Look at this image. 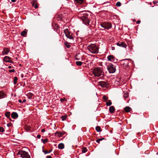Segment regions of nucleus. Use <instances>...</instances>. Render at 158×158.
<instances>
[{"label": "nucleus", "instance_id": "nucleus-1", "mask_svg": "<svg viewBox=\"0 0 158 158\" xmlns=\"http://www.w3.org/2000/svg\"><path fill=\"white\" fill-rule=\"evenodd\" d=\"M87 49L92 53L95 54L98 52V48L94 44H91L87 47Z\"/></svg>", "mask_w": 158, "mask_h": 158}, {"label": "nucleus", "instance_id": "nucleus-2", "mask_svg": "<svg viewBox=\"0 0 158 158\" xmlns=\"http://www.w3.org/2000/svg\"><path fill=\"white\" fill-rule=\"evenodd\" d=\"M93 74L95 77H99L103 75V73L100 68H96L93 71Z\"/></svg>", "mask_w": 158, "mask_h": 158}, {"label": "nucleus", "instance_id": "nucleus-3", "mask_svg": "<svg viewBox=\"0 0 158 158\" xmlns=\"http://www.w3.org/2000/svg\"><path fill=\"white\" fill-rule=\"evenodd\" d=\"M64 33L65 34V36L67 37V38L69 39L73 40L74 39V35L71 33L69 31L68 29H66L64 31Z\"/></svg>", "mask_w": 158, "mask_h": 158}, {"label": "nucleus", "instance_id": "nucleus-4", "mask_svg": "<svg viewBox=\"0 0 158 158\" xmlns=\"http://www.w3.org/2000/svg\"><path fill=\"white\" fill-rule=\"evenodd\" d=\"M18 154L23 158H30V156L28 154V153L22 150L19 151Z\"/></svg>", "mask_w": 158, "mask_h": 158}, {"label": "nucleus", "instance_id": "nucleus-5", "mask_svg": "<svg viewBox=\"0 0 158 158\" xmlns=\"http://www.w3.org/2000/svg\"><path fill=\"white\" fill-rule=\"evenodd\" d=\"M101 26L106 29H109L112 27L111 24L108 22H104L101 23Z\"/></svg>", "mask_w": 158, "mask_h": 158}, {"label": "nucleus", "instance_id": "nucleus-6", "mask_svg": "<svg viewBox=\"0 0 158 158\" xmlns=\"http://www.w3.org/2000/svg\"><path fill=\"white\" fill-rule=\"evenodd\" d=\"M88 16L86 15L81 17V19L82 20L83 23L87 26L89 25L90 23V20Z\"/></svg>", "mask_w": 158, "mask_h": 158}, {"label": "nucleus", "instance_id": "nucleus-7", "mask_svg": "<svg viewBox=\"0 0 158 158\" xmlns=\"http://www.w3.org/2000/svg\"><path fill=\"white\" fill-rule=\"evenodd\" d=\"M107 69L110 73H113L116 71L115 67L112 64L108 65Z\"/></svg>", "mask_w": 158, "mask_h": 158}, {"label": "nucleus", "instance_id": "nucleus-8", "mask_svg": "<svg viewBox=\"0 0 158 158\" xmlns=\"http://www.w3.org/2000/svg\"><path fill=\"white\" fill-rule=\"evenodd\" d=\"M98 85L103 88H107L109 87V84L107 82L101 81L99 82Z\"/></svg>", "mask_w": 158, "mask_h": 158}, {"label": "nucleus", "instance_id": "nucleus-9", "mask_svg": "<svg viewBox=\"0 0 158 158\" xmlns=\"http://www.w3.org/2000/svg\"><path fill=\"white\" fill-rule=\"evenodd\" d=\"M117 45L118 46L124 48H126L127 45L124 42H118L117 43Z\"/></svg>", "mask_w": 158, "mask_h": 158}, {"label": "nucleus", "instance_id": "nucleus-10", "mask_svg": "<svg viewBox=\"0 0 158 158\" xmlns=\"http://www.w3.org/2000/svg\"><path fill=\"white\" fill-rule=\"evenodd\" d=\"M10 51V49L8 48H4L2 52V55H7Z\"/></svg>", "mask_w": 158, "mask_h": 158}, {"label": "nucleus", "instance_id": "nucleus-11", "mask_svg": "<svg viewBox=\"0 0 158 158\" xmlns=\"http://www.w3.org/2000/svg\"><path fill=\"white\" fill-rule=\"evenodd\" d=\"M11 116L12 118L16 119L18 117V115L17 113L13 112L11 114Z\"/></svg>", "mask_w": 158, "mask_h": 158}, {"label": "nucleus", "instance_id": "nucleus-12", "mask_svg": "<svg viewBox=\"0 0 158 158\" xmlns=\"http://www.w3.org/2000/svg\"><path fill=\"white\" fill-rule=\"evenodd\" d=\"M6 95L5 93L2 91H0V99L5 98Z\"/></svg>", "mask_w": 158, "mask_h": 158}, {"label": "nucleus", "instance_id": "nucleus-13", "mask_svg": "<svg viewBox=\"0 0 158 158\" xmlns=\"http://www.w3.org/2000/svg\"><path fill=\"white\" fill-rule=\"evenodd\" d=\"M31 4L32 6H34L35 8H37L38 7V6L36 0H34L32 2Z\"/></svg>", "mask_w": 158, "mask_h": 158}, {"label": "nucleus", "instance_id": "nucleus-14", "mask_svg": "<svg viewBox=\"0 0 158 158\" xmlns=\"http://www.w3.org/2000/svg\"><path fill=\"white\" fill-rule=\"evenodd\" d=\"M115 110L114 107L112 106H110L109 109V111L111 113H114V112Z\"/></svg>", "mask_w": 158, "mask_h": 158}, {"label": "nucleus", "instance_id": "nucleus-15", "mask_svg": "<svg viewBox=\"0 0 158 158\" xmlns=\"http://www.w3.org/2000/svg\"><path fill=\"white\" fill-rule=\"evenodd\" d=\"M24 128L27 131H30L31 130V128L30 126L25 125Z\"/></svg>", "mask_w": 158, "mask_h": 158}, {"label": "nucleus", "instance_id": "nucleus-16", "mask_svg": "<svg viewBox=\"0 0 158 158\" xmlns=\"http://www.w3.org/2000/svg\"><path fill=\"white\" fill-rule=\"evenodd\" d=\"M64 145L63 143H61L58 145V148L59 149H62L64 148Z\"/></svg>", "mask_w": 158, "mask_h": 158}, {"label": "nucleus", "instance_id": "nucleus-17", "mask_svg": "<svg viewBox=\"0 0 158 158\" xmlns=\"http://www.w3.org/2000/svg\"><path fill=\"white\" fill-rule=\"evenodd\" d=\"M27 30L25 29L21 32V34L23 36H25L27 35Z\"/></svg>", "mask_w": 158, "mask_h": 158}, {"label": "nucleus", "instance_id": "nucleus-18", "mask_svg": "<svg viewBox=\"0 0 158 158\" xmlns=\"http://www.w3.org/2000/svg\"><path fill=\"white\" fill-rule=\"evenodd\" d=\"M55 135L59 137H60L63 135V134L60 133L59 132H56L55 133Z\"/></svg>", "mask_w": 158, "mask_h": 158}, {"label": "nucleus", "instance_id": "nucleus-19", "mask_svg": "<svg viewBox=\"0 0 158 158\" xmlns=\"http://www.w3.org/2000/svg\"><path fill=\"white\" fill-rule=\"evenodd\" d=\"M10 113L9 112H7L5 113V116L8 118H9V120H11V119L10 117Z\"/></svg>", "mask_w": 158, "mask_h": 158}, {"label": "nucleus", "instance_id": "nucleus-20", "mask_svg": "<svg viewBox=\"0 0 158 158\" xmlns=\"http://www.w3.org/2000/svg\"><path fill=\"white\" fill-rule=\"evenodd\" d=\"M124 110L126 112H129L131 110V108L129 106H126L124 109Z\"/></svg>", "mask_w": 158, "mask_h": 158}, {"label": "nucleus", "instance_id": "nucleus-21", "mask_svg": "<svg viewBox=\"0 0 158 158\" xmlns=\"http://www.w3.org/2000/svg\"><path fill=\"white\" fill-rule=\"evenodd\" d=\"M10 59V58L7 56H6L4 59V61H6V62H8L9 60Z\"/></svg>", "mask_w": 158, "mask_h": 158}, {"label": "nucleus", "instance_id": "nucleus-22", "mask_svg": "<svg viewBox=\"0 0 158 158\" xmlns=\"http://www.w3.org/2000/svg\"><path fill=\"white\" fill-rule=\"evenodd\" d=\"M107 59L108 60L112 61L114 59V57L112 55L109 56L107 57Z\"/></svg>", "mask_w": 158, "mask_h": 158}, {"label": "nucleus", "instance_id": "nucleus-23", "mask_svg": "<svg viewBox=\"0 0 158 158\" xmlns=\"http://www.w3.org/2000/svg\"><path fill=\"white\" fill-rule=\"evenodd\" d=\"M83 64V62L80 61H77L76 62L77 65L79 66H81Z\"/></svg>", "mask_w": 158, "mask_h": 158}, {"label": "nucleus", "instance_id": "nucleus-24", "mask_svg": "<svg viewBox=\"0 0 158 158\" xmlns=\"http://www.w3.org/2000/svg\"><path fill=\"white\" fill-rule=\"evenodd\" d=\"M124 94L123 95V97L125 98H127L128 96V93L127 92H124Z\"/></svg>", "mask_w": 158, "mask_h": 158}, {"label": "nucleus", "instance_id": "nucleus-25", "mask_svg": "<svg viewBox=\"0 0 158 158\" xmlns=\"http://www.w3.org/2000/svg\"><path fill=\"white\" fill-rule=\"evenodd\" d=\"M87 148H86L83 147L81 151L82 153H85L87 152Z\"/></svg>", "mask_w": 158, "mask_h": 158}, {"label": "nucleus", "instance_id": "nucleus-26", "mask_svg": "<svg viewBox=\"0 0 158 158\" xmlns=\"http://www.w3.org/2000/svg\"><path fill=\"white\" fill-rule=\"evenodd\" d=\"M96 130L98 132H100L101 131L100 127L98 126H97L96 127Z\"/></svg>", "mask_w": 158, "mask_h": 158}, {"label": "nucleus", "instance_id": "nucleus-27", "mask_svg": "<svg viewBox=\"0 0 158 158\" xmlns=\"http://www.w3.org/2000/svg\"><path fill=\"white\" fill-rule=\"evenodd\" d=\"M18 80V78L16 77H14V83L15 85L16 84V83H17Z\"/></svg>", "mask_w": 158, "mask_h": 158}, {"label": "nucleus", "instance_id": "nucleus-28", "mask_svg": "<svg viewBox=\"0 0 158 158\" xmlns=\"http://www.w3.org/2000/svg\"><path fill=\"white\" fill-rule=\"evenodd\" d=\"M62 15L61 14H57L56 15V17L60 19H61Z\"/></svg>", "mask_w": 158, "mask_h": 158}, {"label": "nucleus", "instance_id": "nucleus-29", "mask_svg": "<svg viewBox=\"0 0 158 158\" xmlns=\"http://www.w3.org/2000/svg\"><path fill=\"white\" fill-rule=\"evenodd\" d=\"M112 104V102H111V101H108L106 103V105L108 106H110Z\"/></svg>", "mask_w": 158, "mask_h": 158}, {"label": "nucleus", "instance_id": "nucleus-30", "mask_svg": "<svg viewBox=\"0 0 158 158\" xmlns=\"http://www.w3.org/2000/svg\"><path fill=\"white\" fill-rule=\"evenodd\" d=\"M121 3L119 2H117V3L116 4V6H121Z\"/></svg>", "mask_w": 158, "mask_h": 158}, {"label": "nucleus", "instance_id": "nucleus-31", "mask_svg": "<svg viewBox=\"0 0 158 158\" xmlns=\"http://www.w3.org/2000/svg\"><path fill=\"white\" fill-rule=\"evenodd\" d=\"M67 117V115H65V116H63L61 117V118L62 119V120L63 121H64L66 119V117Z\"/></svg>", "mask_w": 158, "mask_h": 158}, {"label": "nucleus", "instance_id": "nucleus-32", "mask_svg": "<svg viewBox=\"0 0 158 158\" xmlns=\"http://www.w3.org/2000/svg\"><path fill=\"white\" fill-rule=\"evenodd\" d=\"M76 1L77 2L81 4L83 2V0H76Z\"/></svg>", "mask_w": 158, "mask_h": 158}, {"label": "nucleus", "instance_id": "nucleus-33", "mask_svg": "<svg viewBox=\"0 0 158 158\" xmlns=\"http://www.w3.org/2000/svg\"><path fill=\"white\" fill-rule=\"evenodd\" d=\"M41 140L44 143H45L47 142V139H42Z\"/></svg>", "mask_w": 158, "mask_h": 158}, {"label": "nucleus", "instance_id": "nucleus-34", "mask_svg": "<svg viewBox=\"0 0 158 158\" xmlns=\"http://www.w3.org/2000/svg\"><path fill=\"white\" fill-rule=\"evenodd\" d=\"M4 131V129L2 127H0V132H3Z\"/></svg>", "mask_w": 158, "mask_h": 158}, {"label": "nucleus", "instance_id": "nucleus-35", "mask_svg": "<svg viewBox=\"0 0 158 158\" xmlns=\"http://www.w3.org/2000/svg\"><path fill=\"white\" fill-rule=\"evenodd\" d=\"M102 98L105 101H106L107 100V98L105 96H103Z\"/></svg>", "mask_w": 158, "mask_h": 158}, {"label": "nucleus", "instance_id": "nucleus-36", "mask_svg": "<svg viewBox=\"0 0 158 158\" xmlns=\"http://www.w3.org/2000/svg\"><path fill=\"white\" fill-rule=\"evenodd\" d=\"M15 71V70L14 69H10L9 70V72L10 73L14 72Z\"/></svg>", "mask_w": 158, "mask_h": 158}, {"label": "nucleus", "instance_id": "nucleus-37", "mask_svg": "<svg viewBox=\"0 0 158 158\" xmlns=\"http://www.w3.org/2000/svg\"><path fill=\"white\" fill-rule=\"evenodd\" d=\"M7 127H10L11 126L12 123H9L7 124Z\"/></svg>", "mask_w": 158, "mask_h": 158}, {"label": "nucleus", "instance_id": "nucleus-38", "mask_svg": "<svg viewBox=\"0 0 158 158\" xmlns=\"http://www.w3.org/2000/svg\"><path fill=\"white\" fill-rule=\"evenodd\" d=\"M48 152L46 150H45L44 151V152L45 154H46L47 153H48Z\"/></svg>", "mask_w": 158, "mask_h": 158}, {"label": "nucleus", "instance_id": "nucleus-39", "mask_svg": "<svg viewBox=\"0 0 158 158\" xmlns=\"http://www.w3.org/2000/svg\"><path fill=\"white\" fill-rule=\"evenodd\" d=\"M103 139H105L104 138H101V139H98V140L100 141H102Z\"/></svg>", "mask_w": 158, "mask_h": 158}, {"label": "nucleus", "instance_id": "nucleus-40", "mask_svg": "<svg viewBox=\"0 0 158 158\" xmlns=\"http://www.w3.org/2000/svg\"><path fill=\"white\" fill-rule=\"evenodd\" d=\"M37 137L39 139H40L41 137V135H37Z\"/></svg>", "mask_w": 158, "mask_h": 158}, {"label": "nucleus", "instance_id": "nucleus-41", "mask_svg": "<svg viewBox=\"0 0 158 158\" xmlns=\"http://www.w3.org/2000/svg\"><path fill=\"white\" fill-rule=\"evenodd\" d=\"M30 94V96L29 97V98H31L32 97V96H33V94Z\"/></svg>", "mask_w": 158, "mask_h": 158}, {"label": "nucleus", "instance_id": "nucleus-42", "mask_svg": "<svg viewBox=\"0 0 158 158\" xmlns=\"http://www.w3.org/2000/svg\"><path fill=\"white\" fill-rule=\"evenodd\" d=\"M141 22V21L140 20H138L136 22V23L137 24H139Z\"/></svg>", "mask_w": 158, "mask_h": 158}, {"label": "nucleus", "instance_id": "nucleus-43", "mask_svg": "<svg viewBox=\"0 0 158 158\" xmlns=\"http://www.w3.org/2000/svg\"><path fill=\"white\" fill-rule=\"evenodd\" d=\"M41 132H44L45 131V130L44 129H43L41 130Z\"/></svg>", "mask_w": 158, "mask_h": 158}, {"label": "nucleus", "instance_id": "nucleus-44", "mask_svg": "<svg viewBox=\"0 0 158 158\" xmlns=\"http://www.w3.org/2000/svg\"><path fill=\"white\" fill-rule=\"evenodd\" d=\"M47 158H52L51 156H47Z\"/></svg>", "mask_w": 158, "mask_h": 158}, {"label": "nucleus", "instance_id": "nucleus-45", "mask_svg": "<svg viewBox=\"0 0 158 158\" xmlns=\"http://www.w3.org/2000/svg\"><path fill=\"white\" fill-rule=\"evenodd\" d=\"M60 101L61 102H63L64 101V99H62V98H61L60 99Z\"/></svg>", "mask_w": 158, "mask_h": 158}, {"label": "nucleus", "instance_id": "nucleus-46", "mask_svg": "<svg viewBox=\"0 0 158 158\" xmlns=\"http://www.w3.org/2000/svg\"><path fill=\"white\" fill-rule=\"evenodd\" d=\"M100 141L98 140V139L96 140V142L98 143H100Z\"/></svg>", "mask_w": 158, "mask_h": 158}, {"label": "nucleus", "instance_id": "nucleus-47", "mask_svg": "<svg viewBox=\"0 0 158 158\" xmlns=\"http://www.w3.org/2000/svg\"><path fill=\"white\" fill-rule=\"evenodd\" d=\"M8 62H9L10 63H13V61L12 60H10H10H9Z\"/></svg>", "mask_w": 158, "mask_h": 158}, {"label": "nucleus", "instance_id": "nucleus-48", "mask_svg": "<svg viewBox=\"0 0 158 158\" xmlns=\"http://www.w3.org/2000/svg\"><path fill=\"white\" fill-rule=\"evenodd\" d=\"M65 45L67 48H69L70 47V46L69 45Z\"/></svg>", "mask_w": 158, "mask_h": 158}, {"label": "nucleus", "instance_id": "nucleus-49", "mask_svg": "<svg viewBox=\"0 0 158 158\" xmlns=\"http://www.w3.org/2000/svg\"><path fill=\"white\" fill-rule=\"evenodd\" d=\"M17 0H11L12 2H16Z\"/></svg>", "mask_w": 158, "mask_h": 158}, {"label": "nucleus", "instance_id": "nucleus-50", "mask_svg": "<svg viewBox=\"0 0 158 158\" xmlns=\"http://www.w3.org/2000/svg\"><path fill=\"white\" fill-rule=\"evenodd\" d=\"M19 102V103H22V101L21 100V99H19L18 100Z\"/></svg>", "mask_w": 158, "mask_h": 158}, {"label": "nucleus", "instance_id": "nucleus-51", "mask_svg": "<svg viewBox=\"0 0 158 158\" xmlns=\"http://www.w3.org/2000/svg\"><path fill=\"white\" fill-rule=\"evenodd\" d=\"M21 77L22 78H23L24 77V75L23 74H21Z\"/></svg>", "mask_w": 158, "mask_h": 158}, {"label": "nucleus", "instance_id": "nucleus-52", "mask_svg": "<svg viewBox=\"0 0 158 158\" xmlns=\"http://www.w3.org/2000/svg\"><path fill=\"white\" fill-rule=\"evenodd\" d=\"M8 68L9 69H11V66H9L8 67Z\"/></svg>", "mask_w": 158, "mask_h": 158}, {"label": "nucleus", "instance_id": "nucleus-53", "mask_svg": "<svg viewBox=\"0 0 158 158\" xmlns=\"http://www.w3.org/2000/svg\"><path fill=\"white\" fill-rule=\"evenodd\" d=\"M52 151V149L50 150V151H49L48 152V153H50V152H51Z\"/></svg>", "mask_w": 158, "mask_h": 158}, {"label": "nucleus", "instance_id": "nucleus-54", "mask_svg": "<svg viewBox=\"0 0 158 158\" xmlns=\"http://www.w3.org/2000/svg\"><path fill=\"white\" fill-rule=\"evenodd\" d=\"M26 101V100L25 99H24L23 100V102H25Z\"/></svg>", "mask_w": 158, "mask_h": 158}, {"label": "nucleus", "instance_id": "nucleus-55", "mask_svg": "<svg viewBox=\"0 0 158 158\" xmlns=\"http://www.w3.org/2000/svg\"><path fill=\"white\" fill-rule=\"evenodd\" d=\"M153 3H154V4H156V3H157V2H156V1H155V2H153Z\"/></svg>", "mask_w": 158, "mask_h": 158}, {"label": "nucleus", "instance_id": "nucleus-56", "mask_svg": "<svg viewBox=\"0 0 158 158\" xmlns=\"http://www.w3.org/2000/svg\"><path fill=\"white\" fill-rule=\"evenodd\" d=\"M75 59L76 60H79V59H78L77 58H75Z\"/></svg>", "mask_w": 158, "mask_h": 158}, {"label": "nucleus", "instance_id": "nucleus-57", "mask_svg": "<svg viewBox=\"0 0 158 158\" xmlns=\"http://www.w3.org/2000/svg\"><path fill=\"white\" fill-rule=\"evenodd\" d=\"M133 21L134 22H135V20H133Z\"/></svg>", "mask_w": 158, "mask_h": 158}, {"label": "nucleus", "instance_id": "nucleus-58", "mask_svg": "<svg viewBox=\"0 0 158 158\" xmlns=\"http://www.w3.org/2000/svg\"><path fill=\"white\" fill-rule=\"evenodd\" d=\"M113 47H112V49H113Z\"/></svg>", "mask_w": 158, "mask_h": 158}, {"label": "nucleus", "instance_id": "nucleus-59", "mask_svg": "<svg viewBox=\"0 0 158 158\" xmlns=\"http://www.w3.org/2000/svg\"><path fill=\"white\" fill-rule=\"evenodd\" d=\"M113 47H112V49H113Z\"/></svg>", "mask_w": 158, "mask_h": 158}, {"label": "nucleus", "instance_id": "nucleus-60", "mask_svg": "<svg viewBox=\"0 0 158 158\" xmlns=\"http://www.w3.org/2000/svg\"><path fill=\"white\" fill-rule=\"evenodd\" d=\"M129 100H129L128 101H127V102H129Z\"/></svg>", "mask_w": 158, "mask_h": 158}]
</instances>
